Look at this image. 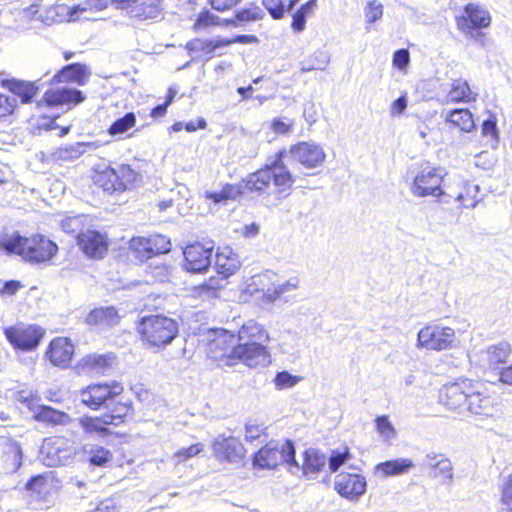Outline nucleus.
Wrapping results in <instances>:
<instances>
[{
	"label": "nucleus",
	"instance_id": "obj_1",
	"mask_svg": "<svg viewBox=\"0 0 512 512\" xmlns=\"http://www.w3.org/2000/svg\"><path fill=\"white\" fill-rule=\"evenodd\" d=\"M442 403L459 415L473 414L489 416L493 413V399L483 394L469 379L446 384L441 392Z\"/></svg>",
	"mask_w": 512,
	"mask_h": 512
},
{
	"label": "nucleus",
	"instance_id": "obj_2",
	"mask_svg": "<svg viewBox=\"0 0 512 512\" xmlns=\"http://www.w3.org/2000/svg\"><path fill=\"white\" fill-rule=\"evenodd\" d=\"M285 155L286 150H280L271 163L249 174L242 181L244 191L248 190L260 195L266 191L272 181L277 199L287 198L291 193L295 179L283 162Z\"/></svg>",
	"mask_w": 512,
	"mask_h": 512
},
{
	"label": "nucleus",
	"instance_id": "obj_3",
	"mask_svg": "<svg viewBox=\"0 0 512 512\" xmlns=\"http://www.w3.org/2000/svg\"><path fill=\"white\" fill-rule=\"evenodd\" d=\"M0 247L33 264L50 261L58 251V246L43 235L26 238L18 233L0 236Z\"/></svg>",
	"mask_w": 512,
	"mask_h": 512
},
{
	"label": "nucleus",
	"instance_id": "obj_4",
	"mask_svg": "<svg viewBox=\"0 0 512 512\" xmlns=\"http://www.w3.org/2000/svg\"><path fill=\"white\" fill-rule=\"evenodd\" d=\"M137 331L147 347L161 349L169 345L177 336L178 324L167 316L148 315L141 318Z\"/></svg>",
	"mask_w": 512,
	"mask_h": 512
},
{
	"label": "nucleus",
	"instance_id": "obj_5",
	"mask_svg": "<svg viewBox=\"0 0 512 512\" xmlns=\"http://www.w3.org/2000/svg\"><path fill=\"white\" fill-rule=\"evenodd\" d=\"M479 193V185L462 176H453L445 183V192L439 198V205H449L454 201L458 203L457 209H474L481 201Z\"/></svg>",
	"mask_w": 512,
	"mask_h": 512
},
{
	"label": "nucleus",
	"instance_id": "obj_6",
	"mask_svg": "<svg viewBox=\"0 0 512 512\" xmlns=\"http://www.w3.org/2000/svg\"><path fill=\"white\" fill-rule=\"evenodd\" d=\"M447 175L445 168L425 166L415 175L410 185V191L419 198L432 196L439 204V198L445 192V183H448Z\"/></svg>",
	"mask_w": 512,
	"mask_h": 512
},
{
	"label": "nucleus",
	"instance_id": "obj_7",
	"mask_svg": "<svg viewBox=\"0 0 512 512\" xmlns=\"http://www.w3.org/2000/svg\"><path fill=\"white\" fill-rule=\"evenodd\" d=\"M202 341L206 343L208 357L226 365H233L238 343L235 334L225 329H209Z\"/></svg>",
	"mask_w": 512,
	"mask_h": 512
},
{
	"label": "nucleus",
	"instance_id": "obj_8",
	"mask_svg": "<svg viewBox=\"0 0 512 512\" xmlns=\"http://www.w3.org/2000/svg\"><path fill=\"white\" fill-rule=\"evenodd\" d=\"M288 464L299 467L295 460V449L291 441H271L254 456V464L261 468L274 469L278 465Z\"/></svg>",
	"mask_w": 512,
	"mask_h": 512
},
{
	"label": "nucleus",
	"instance_id": "obj_9",
	"mask_svg": "<svg viewBox=\"0 0 512 512\" xmlns=\"http://www.w3.org/2000/svg\"><path fill=\"white\" fill-rule=\"evenodd\" d=\"M170 250V240L161 234L150 235L149 237H133L129 241L130 255L140 262L159 254L168 253Z\"/></svg>",
	"mask_w": 512,
	"mask_h": 512
},
{
	"label": "nucleus",
	"instance_id": "obj_10",
	"mask_svg": "<svg viewBox=\"0 0 512 512\" xmlns=\"http://www.w3.org/2000/svg\"><path fill=\"white\" fill-rule=\"evenodd\" d=\"M455 341L456 335L454 329L439 325L425 326L417 335L418 347L428 350H448L455 346Z\"/></svg>",
	"mask_w": 512,
	"mask_h": 512
},
{
	"label": "nucleus",
	"instance_id": "obj_11",
	"mask_svg": "<svg viewBox=\"0 0 512 512\" xmlns=\"http://www.w3.org/2000/svg\"><path fill=\"white\" fill-rule=\"evenodd\" d=\"M285 158H290L305 169H315L322 166L326 153L319 144L303 141L292 145L289 150H286Z\"/></svg>",
	"mask_w": 512,
	"mask_h": 512
},
{
	"label": "nucleus",
	"instance_id": "obj_12",
	"mask_svg": "<svg viewBox=\"0 0 512 512\" xmlns=\"http://www.w3.org/2000/svg\"><path fill=\"white\" fill-rule=\"evenodd\" d=\"M123 392V386L117 382L93 384L81 391V401L93 410L101 406L109 407L114 397Z\"/></svg>",
	"mask_w": 512,
	"mask_h": 512
},
{
	"label": "nucleus",
	"instance_id": "obj_13",
	"mask_svg": "<svg viewBox=\"0 0 512 512\" xmlns=\"http://www.w3.org/2000/svg\"><path fill=\"white\" fill-rule=\"evenodd\" d=\"M24 13L27 17L38 20L45 26H51L64 21L74 22L80 20L79 16H75L73 7H69L64 3L50 6L41 13H39L37 5H31Z\"/></svg>",
	"mask_w": 512,
	"mask_h": 512
},
{
	"label": "nucleus",
	"instance_id": "obj_14",
	"mask_svg": "<svg viewBox=\"0 0 512 512\" xmlns=\"http://www.w3.org/2000/svg\"><path fill=\"white\" fill-rule=\"evenodd\" d=\"M235 352L233 363L240 361L248 367H264L271 362L267 347L260 342H239Z\"/></svg>",
	"mask_w": 512,
	"mask_h": 512
},
{
	"label": "nucleus",
	"instance_id": "obj_15",
	"mask_svg": "<svg viewBox=\"0 0 512 512\" xmlns=\"http://www.w3.org/2000/svg\"><path fill=\"white\" fill-rule=\"evenodd\" d=\"M213 248L212 242L194 243L186 246L183 255L187 271L192 273L205 272L211 265Z\"/></svg>",
	"mask_w": 512,
	"mask_h": 512
},
{
	"label": "nucleus",
	"instance_id": "obj_16",
	"mask_svg": "<svg viewBox=\"0 0 512 512\" xmlns=\"http://www.w3.org/2000/svg\"><path fill=\"white\" fill-rule=\"evenodd\" d=\"M43 335V330L35 325L27 327H8L5 329V336L7 340L15 348L22 350L35 349Z\"/></svg>",
	"mask_w": 512,
	"mask_h": 512
},
{
	"label": "nucleus",
	"instance_id": "obj_17",
	"mask_svg": "<svg viewBox=\"0 0 512 512\" xmlns=\"http://www.w3.org/2000/svg\"><path fill=\"white\" fill-rule=\"evenodd\" d=\"M77 244L85 255L93 259L103 258L108 250L106 234L96 230H86L79 233Z\"/></svg>",
	"mask_w": 512,
	"mask_h": 512
},
{
	"label": "nucleus",
	"instance_id": "obj_18",
	"mask_svg": "<svg viewBox=\"0 0 512 512\" xmlns=\"http://www.w3.org/2000/svg\"><path fill=\"white\" fill-rule=\"evenodd\" d=\"M335 490L343 497L355 500L366 491V479L359 474L340 473L335 478Z\"/></svg>",
	"mask_w": 512,
	"mask_h": 512
},
{
	"label": "nucleus",
	"instance_id": "obj_19",
	"mask_svg": "<svg viewBox=\"0 0 512 512\" xmlns=\"http://www.w3.org/2000/svg\"><path fill=\"white\" fill-rule=\"evenodd\" d=\"M465 16L457 18V26L463 32L471 29L486 28L491 23L488 10L475 4H468L464 9Z\"/></svg>",
	"mask_w": 512,
	"mask_h": 512
},
{
	"label": "nucleus",
	"instance_id": "obj_20",
	"mask_svg": "<svg viewBox=\"0 0 512 512\" xmlns=\"http://www.w3.org/2000/svg\"><path fill=\"white\" fill-rule=\"evenodd\" d=\"M511 354V346L506 341L491 345L480 353V362L484 369L497 370L499 364L507 361Z\"/></svg>",
	"mask_w": 512,
	"mask_h": 512
},
{
	"label": "nucleus",
	"instance_id": "obj_21",
	"mask_svg": "<svg viewBox=\"0 0 512 512\" xmlns=\"http://www.w3.org/2000/svg\"><path fill=\"white\" fill-rule=\"evenodd\" d=\"M213 450L220 460L234 462L243 456V447L234 437L218 436L213 443Z\"/></svg>",
	"mask_w": 512,
	"mask_h": 512
},
{
	"label": "nucleus",
	"instance_id": "obj_22",
	"mask_svg": "<svg viewBox=\"0 0 512 512\" xmlns=\"http://www.w3.org/2000/svg\"><path fill=\"white\" fill-rule=\"evenodd\" d=\"M74 353V346L67 338L54 339L50 345L47 355L56 366L67 367Z\"/></svg>",
	"mask_w": 512,
	"mask_h": 512
},
{
	"label": "nucleus",
	"instance_id": "obj_23",
	"mask_svg": "<svg viewBox=\"0 0 512 512\" xmlns=\"http://www.w3.org/2000/svg\"><path fill=\"white\" fill-rule=\"evenodd\" d=\"M424 464L430 469V476L434 478H442L443 482H451L453 480V466L451 461L441 454H427Z\"/></svg>",
	"mask_w": 512,
	"mask_h": 512
},
{
	"label": "nucleus",
	"instance_id": "obj_24",
	"mask_svg": "<svg viewBox=\"0 0 512 512\" xmlns=\"http://www.w3.org/2000/svg\"><path fill=\"white\" fill-rule=\"evenodd\" d=\"M45 101L49 105H76L84 101L85 96L75 88H57L45 93Z\"/></svg>",
	"mask_w": 512,
	"mask_h": 512
},
{
	"label": "nucleus",
	"instance_id": "obj_25",
	"mask_svg": "<svg viewBox=\"0 0 512 512\" xmlns=\"http://www.w3.org/2000/svg\"><path fill=\"white\" fill-rule=\"evenodd\" d=\"M90 74L91 73L86 65L73 63L66 65L57 74H55L53 81L57 83L72 82L82 86L86 84Z\"/></svg>",
	"mask_w": 512,
	"mask_h": 512
},
{
	"label": "nucleus",
	"instance_id": "obj_26",
	"mask_svg": "<svg viewBox=\"0 0 512 512\" xmlns=\"http://www.w3.org/2000/svg\"><path fill=\"white\" fill-rule=\"evenodd\" d=\"M477 99V93L473 92L464 79H456L451 83L445 101L446 103H470Z\"/></svg>",
	"mask_w": 512,
	"mask_h": 512
},
{
	"label": "nucleus",
	"instance_id": "obj_27",
	"mask_svg": "<svg viewBox=\"0 0 512 512\" xmlns=\"http://www.w3.org/2000/svg\"><path fill=\"white\" fill-rule=\"evenodd\" d=\"M161 0H136L129 15L139 20L156 19L161 15Z\"/></svg>",
	"mask_w": 512,
	"mask_h": 512
},
{
	"label": "nucleus",
	"instance_id": "obj_28",
	"mask_svg": "<svg viewBox=\"0 0 512 512\" xmlns=\"http://www.w3.org/2000/svg\"><path fill=\"white\" fill-rule=\"evenodd\" d=\"M33 418L38 422H43L50 425L65 426L69 425L72 421L71 417L67 413L41 404H39L33 413Z\"/></svg>",
	"mask_w": 512,
	"mask_h": 512
},
{
	"label": "nucleus",
	"instance_id": "obj_29",
	"mask_svg": "<svg viewBox=\"0 0 512 512\" xmlns=\"http://www.w3.org/2000/svg\"><path fill=\"white\" fill-rule=\"evenodd\" d=\"M120 316L114 307H100L93 309L86 317L89 325L109 327L118 324Z\"/></svg>",
	"mask_w": 512,
	"mask_h": 512
},
{
	"label": "nucleus",
	"instance_id": "obj_30",
	"mask_svg": "<svg viewBox=\"0 0 512 512\" xmlns=\"http://www.w3.org/2000/svg\"><path fill=\"white\" fill-rule=\"evenodd\" d=\"M265 16L264 10L251 3L248 6L238 10L235 14L234 18H228V20H225L226 26H243L244 24L255 22L262 20Z\"/></svg>",
	"mask_w": 512,
	"mask_h": 512
},
{
	"label": "nucleus",
	"instance_id": "obj_31",
	"mask_svg": "<svg viewBox=\"0 0 512 512\" xmlns=\"http://www.w3.org/2000/svg\"><path fill=\"white\" fill-rule=\"evenodd\" d=\"M96 148H98V144L95 142H77L58 148L54 156L58 160L74 161L87 151H92Z\"/></svg>",
	"mask_w": 512,
	"mask_h": 512
},
{
	"label": "nucleus",
	"instance_id": "obj_32",
	"mask_svg": "<svg viewBox=\"0 0 512 512\" xmlns=\"http://www.w3.org/2000/svg\"><path fill=\"white\" fill-rule=\"evenodd\" d=\"M215 267L218 274L228 278L239 269L240 262L229 248H225L216 253Z\"/></svg>",
	"mask_w": 512,
	"mask_h": 512
},
{
	"label": "nucleus",
	"instance_id": "obj_33",
	"mask_svg": "<svg viewBox=\"0 0 512 512\" xmlns=\"http://www.w3.org/2000/svg\"><path fill=\"white\" fill-rule=\"evenodd\" d=\"M78 425L87 436L105 437L110 434L109 425L104 415L100 417L83 416L78 419Z\"/></svg>",
	"mask_w": 512,
	"mask_h": 512
},
{
	"label": "nucleus",
	"instance_id": "obj_34",
	"mask_svg": "<svg viewBox=\"0 0 512 512\" xmlns=\"http://www.w3.org/2000/svg\"><path fill=\"white\" fill-rule=\"evenodd\" d=\"M237 340L239 342H260L264 344L269 340V335L262 325L253 320H249L242 325L238 331Z\"/></svg>",
	"mask_w": 512,
	"mask_h": 512
},
{
	"label": "nucleus",
	"instance_id": "obj_35",
	"mask_svg": "<svg viewBox=\"0 0 512 512\" xmlns=\"http://www.w3.org/2000/svg\"><path fill=\"white\" fill-rule=\"evenodd\" d=\"M113 358L107 355H87L79 363L83 373L104 374L112 365Z\"/></svg>",
	"mask_w": 512,
	"mask_h": 512
},
{
	"label": "nucleus",
	"instance_id": "obj_36",
	"mask_svg": "<svg viewBox=\"0 0 512 512\" xmlns=\"http://www.w3.org/2000/svg\"><path fill=\"white\" fill-rule=\"evenodd\" d=\"M413 467L414 463L411 459L398 458L377 464L375 471L383 477H389L404 474Z\"/></svg>",
	"mask_w": 512,
	"mask_h": 512
},
{
	"label": "nucleus",
	"instance_id": "obj_37",
	"mask_svg": "<svg viewBox=\"0 0 512 512\" xmlns=\"http://www.w3.org/2000/svg\"><path fill=\"white\" fill-rule=\"evenodd\" d=\"M243 185L242 181L237 184H225L220 191H206L204 197L213 201L215 204L224 203L228 200H236L244 193Z\"/></svg>",
	"mask_w": 512,
	"mask_h": 512
},
{
	"label": "nucleus",
	"instance_id": "obj_38",
	"mask_svg": "<svg viewBox=\"0 0 512 512\" xmlns=\"http://www.w3.org/2000/svg\"><path fill=\"white\" fill-rule=\"evenodd\" d=\"M326 456L317 449H307L304 453L303 473L307 476H316L325 467Z\"/></svg>",
	"mask_w": 512,
	"mask_h": 512
},
{
	"label": "nucleus",
	"instance_id": "obj_39",
	"mask_svg": "<svg viewBox=\"0 0 512 512\" xmlns=\"http://www.w3.org/2000/svg\"><path fill=\"white\" fill-rule=\"evenodd\" d=\"M445 121L462 132H471L475 128L473 115L468 109L450 110L445 115Z\"/></svg>",
	"mask_w": 512,
	"mask_h": 512
},
{
	"label": "nucleus",
	"instance_id": "obj_40",
	"mask_svg": "<svg viewBox=\"0 0 512 512\" xmlns=\"http://www.w3.org/2000/svg\"><path fill=\"white\" fill-rule=\"evenodd\" d=\"M117 177L116 168L107 167L104 170L96 171L93 180L96 186L112 194L119 192Z\"/></svg>",
	"mask_w": 512,
	"mask_h": 512
},
{
	"label": "nucleus",
	"instance_id": "obj_41",
	"mask_svg": "<svg viewBox=\"0 0 512 512\" xmlns=\"http://www.w3.org/2000/svg\"><path fill=\"white\" fill-rule=\"evenodd\" d=\"M229 46L228 41L223 38L212 40L193 39L186 44V49L191 53L202 52L206 55H212L216 49Z\"/></svg>",
	"mask_w": 512,
	"mask_h": 512
},
{
	"label": "nucleus",
	"instance_id": "obj_42",
	"mask_svg": "<svg viewBox=\"0 0 512 512\" xmlns=\"http://www.w3.org/2000/svg\"><path fill=\"white\" fill-rule=\"evenodd\" d=\"M6 85L14 95L21 98L22 103L31 102L37 92V87L32 82L12 79L7 80Z\"/></svg>",
	"mask_w": 512,
	"mask_h": 512
},
{
	"label": "nucleus",
	"instance_id": "obj_43",
	"mask_svg": "<svg viewBox=\"0 0 512 512\" xmlns=\"http://www.w3.org/2000/svg\"><path fill=\"white\" fill-rule=\"evenodd\" d=\"M111 0H85L78 5L73 6L75 16H79L80 20H94L95 18L86 15L102 11L108 7Z\"/></svg>",
	"mask_w": 512,
	"mask_h": 512
},
{
	"label": "nucleus",
	"instance_id": "obj_44",
	"mask_svg": "<svg viewBox=\"0 0 512 512\" xmlns=\"http://www.w3.org/2000/svg\"><path fill=\"white\" fill-rule=\"evenodd\" d=\"M118 178V190L124 192L132 189L141 181V176L129 165H120L116 168Z\"/></svg>",
	"mask_w": 512,
	"mask_h": 512
},
{
	"label": "nucleus",
	"instance_id": "obj_45",
	"mask_svg": "<svg viewBox=\"0 0 512 512\" xmlns=\"http://www.w3.org/2000/svg\"><path fill=\"white\" fill-rule=\"evenodd\" d=\"M375 428L382 442L385 444L391 445L397 437V431L386 415L376 417Z\"/></svg>",
	"mask_w": 512,
	"mask_h": 512
},
{
	"label": "nucleus",
	"instance_id": "obj_46",
	"mask_svg": "<svg viewBox=\"0 0 512 512\" xmlns=\"http://www.w3.org/2000/svg\"><path fill=\"white\" fill-rule=\"evenodd\" d=\"M131 411L130 403H116L107 413L103 414L109 425L122 424Z\"/></svg>",
	"mask_w": 512,
	"mask_h": 512
},
{
	"label": "nucleus",
	"instance_id": "obj_47",
	"mask_svg": "<svg viewBox=\"0 0 512 512\" xmlns=\"http://www.w3.org/2000/svg\"><path fill=\"white\" fill-rule=\"evenodd\" d=\"M136 123V116L134 113H126L123 117L117 119L109 128L110 135H120L132 128Z\"/></svg>",
	"mask_w": 512,
	"mask_h": 512
},
{
	"label": "nucleus",
	"instance_id": "obj_48",
	"mask_svg": "<svg viewBox=\"0 0 512 512\" xmlns=\"http://www.w3.org/2000/svg\"><path fill=\"white\" fill-rule=\"evenodd\" d=\"M225 20H228V18H221L209 11H205L199 14L194 27L197 30H201L210 26H226Z\"/></svg>",
	"mask_w": 512,
	"mask_h": 512
},
{
	"label": "nucleus",
	"instance_id": "obj_49",
	"mask_svg": "<svg viewBox=\"0 0 512 512\" xmlns=\"http://www.w3.org/2000/svg\"><path fill=\"white\" fill-rule=\"evenodd\" d=\"M482 135L484 137H491L493 141L492 147H496L499 142V131L497 127V118L490 114L487 119L482 123Z\"/></svg>",
	"mask_w": 512,
	"mask_h": 512
},
{
	"label": "nucleus",
	"instance_id": "obj_50",
	"mask_svg": "<svg viewBox=\"0 0 512 512\" xmlns=\"http://www.w3.org/2000/svg\"><path fill=\"white\" fill-rule=\"evenodd\" d=\"M500 504L502 512H512V474L501 486Z\"/></svg>",
	"mask_w": 512,
	"mask_h": 512
},
{
	"label": "nucleus",
	"instance_id": "obj_51",
	"mask_svg": "<svg viewBox=\"0 0 512 512\" xmlns=\"http://www.w3.org/2000/svg\"><path fill=\"white\" fill-rule=\"evenodd\" d=\"M350 457L348 447H344L343 450H332L328 459L330 471L336 472Z\"/></svg>",
	"mask_w": 512,
	"mask_h": 512
},
{
	"label": "nucleus",
	"instance_id": "obj_52",
	"mask_svg": "<svg viewBox=\"0 0 512 512\" xmlns=\"http://www.w3.org/2000/svg\"><path fill=\"white\" fill-rule=\"evenodd\" d=\"M365 18L368 24H372L383 16V5L378 0H371L365 9Z\"/></svg>",
	"mask_w": 512,
	"mask_h": 512
},
{
	"label": "nucleus",
	"instance_id": "obj_53",
	"mask_svg": "<svg viewBox=\"0 0 512 512\" xmlns=\"http://www.w3.org/2000/svg\"><path fill=\"white\" fill-rule=\"evenodd\" d=\"M16 399L18 402L24 404L32 414L39 406V398L30 390H21L17 393Z\"/></svg>",
	"mask_w": 512,
	"mask_h": 512
},
{
	"label": "nucleus",
	"instance_id": "obj_54",
	"mask_svg": "<svg viewBox=\"0 0 512 512\" xmlns=\"http://www.w3.org/2000/svg\"><path fill=\"white\" fill-rule=\"evenodd\" d=\"M111 459V453L105 448L99 447L91 451L89 461L94 466L102 467Z\"/></svg>",
	"mask_w": 512,
	"mask_h": 512
},
{
	"label": "nucleus",
	"instance_id": "obj_55",
	"mask_svg": "<svg viewBox=\"0 0 512 512\" xmlns=\"http://www.w3.org/2000/svg\"><path fill=\"white\" fill-rule=\"evenodd\" d=\"M299 378L287 371L278 372L274 379L275 385L279 389H285L295 386L299 382Z\"/></svg>",
	"mask_w": 512,
	"mask_h": 512
},
{
	"label": "nucleus",
	"instance_id": "obj_56",
	"mask_svg": "<svg viewBox=\"0 0 512 512\" xmlns=\"http://www.w3.org/2000/svg\"><path fill=\"white\" fill-rule=\"evenodd\" d=\"M203 450V445L200 443L193 444L188 448H183L177 451L174 455V458L177 460V463L187 461L188 459L198 455Z\"/></svg>",
	"mask_w": 512,
	"mask_h": 512
},
{
	"label": "nucleus",
	"instance_id": "obj_57",
	"mask_svg": "<svg viewBox=\"0 0 512 512\" xmlns=\"http://www.w3.org/2000/svg\"><path fill=\"white\" fill-rule=\"evenodd\" d=\"M47 482L44 477L37 475L26 483V489L41 496L46 492Z\"/></svg>",
	"mask_w": 512,
	"mask_h": 512
},
{
	"label": "nucleus",
	"instance_id": "obj_58",
	"mask_svg": "<svg viewBox=\"0 0 512 512\" xmlns=\"http://www.w3.org/2000/svg\"><path fill=\"white\" fill-rule=\"evenodd\" d=\"M263 5L274 19L283 17L285 8L282 0H263Z\"/></svg>",
	"mask_w": 512,
	"mask_h": 512
},
{
	"label": "nucleus",
	"instance_id": "obj_59",
	"mask_svg": "<svg viewBox=\"0 0 512 512\" xmlns=\"http://www.w3.org/2000/svg\"><path fill=\"white\" fill-rule=\"evenodd\" d=\"M17 100L15 97H8L0 94V118L13 113Z\"/></svg>",
	"mask_w": 512,
	"mask_h": 512
},
{
	"label": "nucleus",
	"instance_id": "obj_60",
	"mask_svg": "<svg viewBox=\"0 0 512 512\" xmlns=\"http://www.w3.org/2000/svg\"><path fill=\"white\" fill-rule=\"evenodd\" d=\"M410 62V55L407 49H399L393 55V65L399 69H404Z\"/></svg>",
	"mask_w": 512,
	"mask_h": 512
},
{
	"label": "nucleus",
	"instance_id": "obj_61",
	"mask_svg": "<svg viewBox=\"0 0 512 512\" xmlns=\"http://www.w3.org/2000/svg\"><path fill=\"white\" fill-rule=\"evenodd\" d=\"M314 58L315 60H317V64L316 65H310V66H303L301 68V70L303 72H308V71H312L314 69H318V70H324L326 65L328 64L329 62V59L327 57V55L324 53V52H317L315 55H314Z\"/></svg>",
	"mask_w": 512,
	"mask_h": 512
},
{
	"label": "nucleus",
	"instance_id": "obj_62",
	"mask_svg": "<svg viewBox=\"0 0 512 512\" xmlns=\"http://www.w3.org/2000/svg\"><path fill=\"white\" fill-rule=\"evenodd\" d=\"M407 108V97L405 95L400 96L391 104L390 114L392 116H400Z\"/></svg>",
	"mask_w": 512,
	"mask_h": 512
},
{
	"label": "nucleus",
	"instance_id": "obj_63",
	"mask_svg": "<svg viewBox=\"0 0 512 512\" xmlns=\"http://www.w3.org/2000/svg\"><path fill=\"white\" fill-rule=\"evenodd\" d=\"M262 432L263 428L260 425L248 423L245 427V439L252 442L258 439Z\"/></svg>",
	"mask_w": 512,
	"mask_h": 512
},
{
	"label": "nucleus",
	"instance_id": "obj_64",
	"mask_svg": "<svg viewBox=\"0 0 512 512\" xmlns=\"http://www.w3.org/2000/svg\"><path fill=\"white\" fill-rule=\"evenodd\" d=\"M92 512H118V508L112 499L102 501Z\"/></svg>",
	"mask_w": 512,
	"mask_h": 512
}]
</instances>
